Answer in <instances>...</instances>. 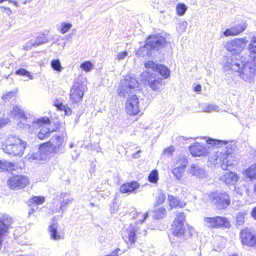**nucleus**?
<instances>
[{"label": "nucleus", "mask_w": 256, "mask_h": 256, "mask_svg": "<svg viewBox=\"0 0 256 256\" xmlns=\"http://www.w3.org/2000/svg\"><path fill=\"white\" fill-rule=\"evenodd\" d=\"M166 196L164 194H160L158 197L156 204H163L166 200Z\"/></svg>", "instance_id": "48"}, {"label": "nucleus", "mask_w": 256, "mask_h": 256, "mask_svg": "<svg viewBox=\"0 0 256 256\" xmlns=\"http://www.w3.org/2000/svg\"><path fill=\"white\" fill-rule=\"evenodd\" d=\"M26 158L28 160H30V161H32L34 160H44L42 155V154L40 152L39 150H38V152H36L29 154L27 156Z\"/></svg>", "instance_id": "35"}, {"label": "nucleus", "mask_w": 256, "mask_h": 256, "mask_svg": "<svg viewBox=\"0 0 256 256\" xmlns=\"http://www.w3.org/2000/svg\"><path fill=\"white\" fill-rule=\"evenodd\" d=\"M222 180L227 184H234L238 181L239 177L234 172H226L221 178Z\"/></svg>", "instance_id": "22"}, {"label": "nucleus", "mask_w": 256, "mask_h": 256, "mask_svg": "<svg viewBox=\"0 0 256 256\" xmlns=\"http://www.w3.org/2000/svg\"><path fill=\"white\" fill-rule=\"evenodd\" d=\"M246 174L250 178H256V163L246 170Z\"/></svg>", "instance_id": "34"}, {"label": "nucleus", "mask_w": 256, "mask_h": 256, "mask_svg": "<svg viewBox=\"0 0 256 256\" xmlns=\"http://www.w3.org/2000/svg\"><path fill=\"white\" fill-rule=\"evenodd\" d=\"M128 56V52L126 50L119 52L116 56V58L120 60L124 59Z\"/></svg>", "instance_id": "50"}, {"label": "nucleus", "mask_w": 256, "mask_h": 256, "mask_svg": "<svg viewBox=\"0 0 256 256\" xmlns=\"http://www.w3.org/2000/svg\"><path fill=\"white\" fill-rule=\"evenodd\" d=\"M176 218L174 221H178L180 224H184V222L186 220V216L183 212H178L176 214Z\"/></svg>", "instance_id": "43"}, {"label": "nucleus", "mask_w": 256, "mask_h": 256, "mask_svg": "<svg viewBox=\"0 0 256 256\" xmlns=\"http://www.w3.org/2000/svg\"><path fill=\"white\" fill-rule=\"evenodd\" d=\"M148 212H146L143 214V218L142 220H138V222L139 223L142 224L148 217Z\"/></svg>", "instance_id": "54"}, {"label": "nucleus", "mask_w": 256, "mask_h": 256, "mask_svg": "<svg viewBox=\"0 0 256 256\" xmlns=\"http://www.w3.org/2000/svg\"><path fill=\"white\" fill-rule=\"evenodd\" d=\"M14 164L11 162L0 160V171H10L14 170Z\"/></svg>", "instance_id": "30"}, {"label": "nucleus", "mask_w": 256, "mask_h": 256, "mask_svg": "<svg viewBox=\"0 0 256 256\" xmlns=\"http://www.w3.org/2000/svg\"><path fill=\"white\" fill-rule=\"evenodd\" d=\"M148 181L150 182L156 184L158 180V173L156 170H152L148 176Z\"/></svg>", "instance_id": "37"}, {"label": "nucleus", "mask_w": 256, "mask_h": 256, "mask_svg": "<svg viewBox=\"0 0 256 256\" xmlns=\"http://www.w3.org/2000/svg\"><path fill=\"white\" fill-rule=\"evenodd\" d=\"M190 173L198 178H203L205 176L204 170L200 168L198 164H194L192 165L190 169Z\"/></svg>", "instance_id": "28"}, {"label": "nucleus", "mask_w": 256, "mask_h": 256, "mask_svg": "<svg viewBox=\"0 0 256 256\" xmlns=\"http://www.w3.org/2000/svg\"><path fill=\"white\" fill-rule=\"evenodd\" d=\"M188 162L185 160L183 164L174 168L172 170V173L177 180H180L182 177L183 174L185 171Z\"/></svg>", "instance_id": "27"}, {"label": "nucleus", "mask_w": 256, "mask_h": 256, "mask_svg": "<svg viewBox=\"0 0 256 256\" xmlns=\"http://www.w3.org/2000/svg\"><path fill=\"white\" fill-rule=\"evenodd\" d=\"M144 65L146 70L141 74L142 80L152 90L160 91L164 85V80L170 75V70L166 66L152 60L145 62Z\"/></svg>", "instance_id": "2"}, {"label": "nucleus", "mask_w": 256, "mask_h": 256, "mask_svg": "<svg viewBox=\"0 0 256 256\" xmlns=\"http://www.w3.org/2000/svg\"><path fill=\"white\" fill-rule=\"evenodd\" d=\"M186 10V6L184 4H179L176 6V11L178 16L184 15Z\"/></svg>", "instance_id": "42"}, {"label": "nucleus", "mask_w": 256, "mask_h": 256, "mask_svg": "<svg viewBox=\"0 0 256 256\" xmlns=\"http://www.w3.org/2000/svg\"><path fill=\"white\" fill-rule=\"evenodd\" d=\"M206 142L208 144L216 148H220L222 146L226 145V147L221 151L219 150L214 151L210 158V161L214 164H220L222 170H230L235 161L232 154L234 146L231 144H228V142L226 140L209 138Z\"/></svg>", "instance_id": "3"}, {"label": "nucleus", "mask_w": 256, "mask_h": 256, "mask_svg": "<svg viewBox=\"0 0 256 256\" xmlns=\"http://www.w3.org/2000/svg\"><path fill=\"white\" fill-rule=\"evenodd\" d=\"M168 200L172 208H182L186 204L184 202L180 200L178 197L172 195H168Z\"/></svg>", "instance_id": "24"}, {"label": "nucleus", "mask_w": 256, "mask_h": 256, "mask_svg": "<svg viewBox=\"0 0 256 256\" xmlns=\"http://www.w3.org/2000/svg\"><path fill=\"white\" fill-rule=\"evenodd\" d=\"M51 66L52 69L57 72H60L62 68L58 59L53 60L51 62Z\"/></svg>", "instance_id": "38"}, {"label": "nucleus", "mask_w": 256, "mask_h": 256, "mask_svg": "<svg viewBox=\"0 0 256 256\" xmlns=\"http://www.w3.org/2000/svg\"><path fill=\"white\" fill-rule=\"evenodd\" d=\"M8 122V119L0 118V128L6 125Z\"/></svg>", "instance_id": "53"}, {"label": "nucleus", "mask_w": 256, "mask_h": 256, "mask_svg": "<svg viewBox=\"0 0 256 256\" xmlns=\"http://www.w3.org/2000/svg\"><path fill=\"white\" fill-rule=\"evenodd\" d=\"M202 86L200 84H198L194 87V91L199 92L201 90Z\"/></svg>", "instance_id": "56"}, {"label": "nucleus", "mask_w": 256, "mask_h": 256, "mask_svg": "<svg viewBox=\"0 0 256 256\" xmlns=\"http://www.w3.org/2000/svg\"><path fill=\"white\" fill-rule=\"evenodd\" d=\"M154 213V219H160L163 218L166 214V209L163 207L160 208L153 212Z\"/></svg>", "instance_id": "33"}, {"label": "nucleus", "mask_w": 256, "mask_h": 256, "mask_svg": "<svg viewBox=\"0 0 256 256\" xmlns=\"http://www.w3.org/2000/svg\"><path fill=\"white\" fill-rule=\"evenodd\" d=\"M94 66L90 61H86L81 64L80 67L84 71L90 72L93 68Z\"/></svg>", "instance_id": "41"}, {"label": "nucleus", "mask_w": 256, "mask_h": 256, "mask_svg": "<svg viewBox=\"0 0 256 256\" xmlns=\"http://www.w3.org/2000/svg\"><path fill=\"white\" fill-rule=\"evenodd\" d=\"M62 214H61V215L60 216V218H62Z\"/></svg>", "instance_id": "63"}, {"label": "nucleus", "mask_w": 256, "mask_h": 256, "mask_svg": "<svg viewBox=\"0 0 256 256\" xmlns=\"http://www.w3.org/2000/svg\"><path fill=\"white\" fill-rule=\"evenodd\" d=\"M172 231L173 235L180 238L181 242L187 240L190 236L189 230L184 224H180L178 221H174Z\"/></svg>", "instance_id": "12"}, {"label": "nucleus", "mask_w": 256, "mask_h": 256, "mask_svg": "<svg viewBox=\"0 0 256 256\" xmlns=\"http://www.w3.org/2000/svg\"><path fill=\"white\" fill-rule=\"evenodd\" d=\"M30 202L34 204H42L44 201V198L42 196H33L30 200Z\"/></svg>", "instance_id": "44"}, {"label": "nucleus", "mask_w": 256, "mask_h": 256, "mask_svg": "<svg viewBox=\"0 0 256 256\" xmlns=\"http://www.w3.org/2000/svg\"><path fill=\"white\" fill-rule=\"evenodd\" d=\"M234 192L236 194L239 196H242L244 191V188H245V186H234Z\"/></svg>", "instance_id": "47"}, {"label": "nucleus", "mask_w": 256, "mask_h": 256, "mask_svg": "<svg viewBox=\"0 0 256 256\" xmlns=\"http://www.w3.org/2000/svg\"><path fill=\"white\" fill-rule=\"evenodd\" d=\"M222 66L225 71L231 70L237 72L244 80L252 82L256 74V62L249 61L246 56L238 54L234 56H224Z\"/></svg>", "instance_id": "1"}, {"label": "nucleus", "mask_w": 256, "mask_h": 256, "mask_svg": "<svg viewBox=\"0 0 256 256\" xmlns=\"http://www.w3.org/2000/svg\"><path fill=\"white\" fill-rule=\"evenodd\" d=\"M148 47L149 46L146 45V42L145 40L144 45L140 46V48L136 51V54L138 56L142 57L152 56V50Z\"/></svg>", "instance_id": "26"}, {"label": "nucleus", "mask_w": 256, "mask_h": 256, "mask_svg": "<svg viewBox=\"0 0 256 256\" xmlns=\"http://www.w3.org/2000/svg\"><path fill=\"white\" fill-rule=\"evenodd\" d=\"M247 27L246 22H242L238 25L233 26L230 28H227L224 32L225 36H235L244 32Z\"/></svg>", "instance_id": "18"}, {"label": "nucleus", "mask_w": 256, "mask_h": 256, "mask_svg": "<svg viewBox=\"0 0 256 256\" xmlns=\"http://www.w3.org/2000/svg\"><path fill=\"white\" fill-rule=\"evenodd\" d=\"M15 74L16 75H18V76H26L30 80L34 79V76L30 74V72L24 68H20L18 69V70H16V71Z\"/></svg>", "instance_id": "36"}, {"label": "nucleus", "mask_w": 256, "mask_h": 256, "mask_svg": "<svg viewBox=\"0 0 256 256\" xmlns=\"http://www.w3.org/2000/svg\"><path fill=\"white\" fill-rule=\"evenodd\" d=\"M146 45L152 50H158L166 44V38L159 34L149 36L146 39Z\"/></svg>", "instance_id": "11"}, {"label": "nucleus", "mask_w": 256, "mask_h": 256, "mask_svg": "<svg viewBox=\"0 0 256 256\" xmlns=\"http://www.w3.org/2000/svg\"><path fill=\"white\" fill-rule=\"evenodd\" d=\"M64 109V110L66 114L67 115L70 114L72 112L71 109L69 108L68 107H67L66 108L64 106H63Z\"/></svg>", "instance_id": "55"}, {"label": "nucleus", "mask_w": 256, "mask_h": 256, "mask_svg": "<svg viewBox=\"0 0 256 256\" xmlns=\"http://www.w3.org/2000/svg\"><path fill=\"white\" fill-rule=\"evenodd\" d=\"M166 152H168L169 154H171L172 152V151H173L172 148H169L167 150H166Z\"/></svg>", "instance_id": "60"}, {"label": "nucleus", "mask_w": 256, "mask_h": 256, "mask_svg": "<svg viewBox=\"0 0 256 256\" xmlns=\"http://www.w3.org/2000/svg\"><path fill=\"white\" fill-rule=\"evenodd\" d=\"M204 225L208 228H219L222 227L228 228L230 226L228 220L220 216L204 217Z\"/></svg>", "instance_id": "9"}, {"label": "nucleus", "mask_w": 256, "mask_h": 256, "mask_svg": "<svg viewBox=\"0 0 256 256\" xmlns=\"http://www.w3.org/2000/svg\"><path fill=\"white\" fill-rule=\"evenodd\" d=\"M29 183L27 176L22 175H16L10 178L8 184L13 190H19L25 188Z\"/></svg>", "instance_id": "13"}, {"label": "nucleus", "mask_w": 256, "mask_h": 256, "mask_svg": "<svg viewBox=\"0 0 256 256\" xmlns=\"http://www.w3.org/2000/svg\"><path fill=\"white\" fill-rule=\"evenodd\" d=\"M84 87L79 83L74 84L70 89V99L72 103L80 102L84 96Z\"/></svg>", "instance_id": "16"}, {"label": "nucleus", "mask_w": 256, "mask_h": 256, "mask_svg": "<svg viewBox=\"0 0 256 256\" xmlns=\"http://www.w3.org/2000/svg\"><path fill=\"white\" fill-rule=\"evenodd\" d=\"M136 230L130 225V227L128 229L122 230V236L126 242H129L131 244H134L135 242L136 238Z\"/></svg>", "instance_id": "19"}, {"label": "nucleus", "mask_w": 256, "mask_h": 256, "mask_svg": "<svg viewBox=\"0 0 256 256\" xmlns=\"http://www.w3.org/2000/svg\"><path fill=\"white\" fill-rule=\"evenodd\" d=\"M245 212H240L236 214V225L240 226L244 223Z\"/></svg>", "instance_id": "39"}, {"label": "nucleus", "mask_w": 256, "mask_h": 256, "mask_svg": "<svg viewBox=\"0 0 256 256\" xmlns=\"http://www.w3.org/2000/svg\"><path fill=\"white\" fill-rule=\"evenodd\" d=\"M250 53L256 54V38H252L248 46Z\"/></svg>", "instance_id": "45"}, {"label": "nucleus", "mask_w": 256, "mask_h": 256, "mask_svg": "<svg viewBox=\"0 0 256 256\" xmlns=\"http://www.w3.org/2000/svg\"><path fill=\"white\" fill-rule=\"evenodd\" d=\"M242 242L250 247L256 246V232L246 229L241 232Z\"/></svg>", "instance_id": "15"}, {"label": "nucleus", "mask_w": 256, "mask_h": 256, "mask_svg": "<svg viewBox=\"0 0 256 256\" xmlns=\"http://www.w3.org/2000/svg\"><path fill=\"white\" fill-rule=\"evenodd\" d=\"M210 200L218 210H224L230 204L229 195L226 192L215 191L209 196Z\"/></svg>", "instance_id": "8"}, {"label": "nucleus", "mask_w": 256, "mask_h": 256, "mask_svg": "<svg viewBox=\"0 0 256 256\" xmlns=\"http://www.w3.org/2000/svg\"><path fill=\"white\" fill-rule=\"evenodd\" d=\"M252 216L256 220V206L253 208L252 211Z\"/></svg>", "instance_id": "57"}, {"label": "nucleus", "mask_w": 256, "mask_h": 256, "mask_svg": "<svg viewBox=\"0 0 256 256\" xmlns=\"http://www.w3.org/2000/svg\"><path fill=\"white\" fill-rule=\"evenodd\" d=\"M204 109V112H208L213 111L218 112L219 110L218 106L214 104H206Z\"/></svg>", "instance_id": "40"}, {"label": "nucleus", "mask_w": 256, "mask_h": 256, "mask_svg": "<svg viewBox=\"0 0 256 256\" xmlns=\"http://www.w3.org/2000/svg\"><path fill=\"white\" fill-rule=\"evenodd\" d=\"M189 150L194 156H206L208 154L206 148L198 142H196L193 146H190L189 148Z\"/></svg>", "instance_id": "20"}, {"label": "nucleus", "mask_w": 256, "mask_h": 256, "mask_svg": "<svg viewBox=\"0 0 256 256\" xmlns=\"http://www.w3.org/2000/svg\"><path fill=\"white\" fill-rule=\"evenodd\" d=\"M38 150L44 160L52 154H54V150L52 146L51 142H47L42 144L40 146Z\"/></svg>", "instance_id": "21"}, {"label": "nucleus", "mask_w": 256, "mask_h": 256, "mask_svg": "<svg viewBox=\"0 0 256 256\" xmlns=\"http://www.w3.org/2000/svg\"><path fill=\"white\" fill-rule=\"evenodd\" d=\"M27 142L16 135H10L2 145L4 152L12 156L22 157Z\"/></svg>", "instance_id": "4"}, {"label": "nucleus", "mask_w": 256, "mask_h": 256, "mask_svg": "<svg viewBox=\"0 0 256 256\" xmlns=\"http://www.w3.org/2000/svg\"><path fill=\"white\" fill-rule=\"evenodd\" d=\"M248 40L246 38H234L233 40L228 42L225 46L226 48L232 53L234 56L238 54L244 55L242 50L246 46Z\"/></svg>", "instance_id": "10"}, {"label": "nucleus", "mask_w": 256, "mask_h": 256, "mask_svg": "<svg viewBox=\"0 0 256 256\" xmlns=\"http://www.w3.org/2000/svg\"><path fill=\"white\" fill-rule=\"evenodd\" d=\"M238 256L237 254H233L231 256Z\"/></svg>", "instance_id": "62"}, {"label": "nucleus", "mask_w": 256, "mask_h": 256, "mask_svg": "<svg viewBox=\"0 0 256 256\" xmlns=\"http://www.w3.org/2000/svg\"><path fill=\"white\" fill-rule=\"evenodd\" d=\"M30 44H32V40L27 42L25 46H24L23 49L26 50H30L32 46Z\"/></svg>", "instance_id": "51"}, {"label": "nucleus", "mask_w": 256, "mask_h": 256, "mask_svg": "<svg viewBox=\"0 0 256 256\" xmlns=\"http://www.w3.org/2000/svg\"><path fill=\"white\" fill-rule=\"evenodd\" d=\"M139 90V84L134 76H126L122 79L118 89V92L121 97H126L130 94Z\"/></svg>", "instance_id": "5"}, {"label": "nucleus", "mask_w": 256, "mask_h": 256, "mask_svg": "<svg viewBox=\"0 0 256 256\" xmlns=\"http://www.w3.org/2000/svg\"><path fill=\"white\" fill-rule=\"evenodd\" d=\"M48 42V40L44 34H40L36 38L32 44H30L33 46H37L40 44H44Z\"/></svg>", "instance_id": "31"}, {"label": "nucleus", "mask_w": 256, "mask_h": 256, "mask_svg": "<svg viewBox=\"0 0 256 256\" xmlns=\"http://www.w3.org/2000/svg\"><path fill=\"white\" fill-rule=\"evenodd\" d=\"M50 120L47 117H42L34 120L32 124H27L30 128L34 129L36 127H41L40 131L37 133L36 136L40 140H44L50 136V134L54 131L50 126Z\"/></svg>", "instance_id": "6"}, {"label": "nucleus", "mask_w": 256, "mask_h": 256, "mask_svg": "<svg viewBox=\"0 0 256 256\" xmlns=\"http://www.w3.org/2000/svg\"><path fill=\"white\" fill-rule=\"evenodd\" d=\"M74 144L73 142H71V143L70 144L69 146H70V148H72L74 147Z\"/></svg>", "instance_id": "61"}, {"label": "nucleus", "mask_w": 256, "mask_h": 256, "mask_svg": "<svg viewBox=\"0 0 256 256\" xmlns=\"http://www.w3.org/2000/svg\"><path fill=\"white\" fill-rule=\"evenodd\" d=\"M50 238L54 240H58L60 238V235L58 233L57 228L54 224L49 228Z\"/></svg>", "instance_id": "32"}, {"label": "nucleus", "mask_w": 256, "mask_h": 256, "mask_svg": "<svg viewBox=\"0 0 256 256\" xmlns=\"http://www.w3.org/2000/svg\"><path fill=\"white\" fill-rule=\"evenodd\" d=\"M16 93L12 91V92H8L6 94L2 96V98L4 100H8L9 99L11 98H12L14 96Z\"/></svg>", "instance_id": "49"}, {"label": "nucleus", "mask_w": 256, "mask_h": 256, "mask_svg": "<svg viewBox=\"0 0 256 256\" xmlns=\"http://www.w3.org/2000/svg\"><path fill=\"white\" fill-rule=\"evenodd\" d=\"M68 194L66 192L62 193L60 195V199L62 198L60 206L58 208L55 209V212H60L62 210V214L64 212V208L67 206L68 204L72 202L73 199L72 198H66Z\"/></svg>", "instance_id": "25"}, {"label": "nucleus", "mask_w": 256, "mask_h": 256, "mask_svg": "<svg viewBox=\"0 0 256 256\" xmlns=\"http://www.w3.org/2000/svg\"><path fill=\"white\" fill-rule=\"evenodd\" d=\"M72 24L67 22H63L62 24L60 32L64 34L66 33L72 27Z\"/></svg>", "instance_id": "46"}, {"label": "nucleus", "mask_w": 256, "mask_h": 256, "mask_svg": "<svg viewBox=\"0 0 256 256\" xmlns=\"http://www.w3.org/2000/svg\"><path fill=\"white\" fill-rule=\"evenodd\" d=\"M38 208V206L36 204H34L32 206L31 210L28 212L29 216L30 214L34 212H35Z\"/></svg>", "instance_id": "52"}, {"label": "nucleus", "mask_w": 256, "mask_h": 256, "mask_svg": "<svg viewBox=\"0 0 256 256\" xmlns=\"http://www.w3.org/2000/svg\"><path fill=\"white\" fill-rule=\"evenodd\" d=\"M2 8H4V9H5V10H7L6 11V13L8 14V15H10L12 14V11H11L10 9L9 8H4V7H2Z\"/></svg>", "instance_id": "59"}, {"label": "nucleus", "mask_w": 256, "mask_h": 256, "mask_svg": "<svg viewBox=\"0 0 256 256\" xmlns=\"http://www.w3.org/2000/svg\"><path fill=\"white\" fill-rule=\"evenodd\" d=\"M51 140L54 154H62L64 152L65 144L62 136L55 134L51 138Z\"/></svg>", "instance_id": "17"}, {"label": "nucleus", "mask_w": 256, "mask_h": 256, "mask_svg": "<svg viewBox=\"0 0 256 256\" xmlns=\"http://www.w3.org/2000/svg\"><path fill=\"white\" fill-rule=\"evenodd\" d=\"M120 250L119 248H118V249L114 251L113 253L114 254L106 255L105 256H118L117 255V252H118V251H120Z\"/></svg>", "instance_id": "58"}, {"label": "nucleus", "mask_w": 256, "mask_h": 256, "mask_svg": "<svg viewBox=\"0 0 256 256\" xmlns=\"http://www.w3.org/2000/svg\"><path fill=\"white\" fill-rule=\"evenodd\" d=\"M147 105L143 98H139L136 94H132L126 102V110L130 115H141Z\"/></svg>", "instance_id": "7"}, {"label": "nucleus", "mask_w": 256, "mask_h": 256, "mask_svg": "<svg viewBox=\"0 0 256 256\" xmlns=\"http://www.w3.org/2000/svg\"><path fill=\"white\" fill-rule=\"evenodd\" d=\"M12 116L14 118H22L25 120L26 116L23 110H21L18 106H16L10 111Z\"/></svg>", "instance_id": "29"}, {"label": "nucleus", "mask_w": 256, "mask_h": 256, "mask_svg": "<svg viewBox=\"0 0 256 256\" xmlns=\"http://www.w3.org/2000/svg\"><path fill=\"white\" fill-rule=\"evenodd\" d=\"M139 186L140 184L137 182H132L122 185L120 188V190L123 194L131 193L138 189Z\"/></svg>", "instance_id": "23"}, {"label": "nucleus", "mask_w": 256, "mask_h": 256, "mask_svg": "<svg viewBox=\"0 0 256 256\" xmlns=\"http://www.w3.org/2000/svg\"><path fill=\"white\" fill-rule=\"evenodd\" d=\"M12 222V218L8 214H4L0 218V250L2 246V238L8 233Z\"/></svg>", "instance_id": "14"}]
</instances>
